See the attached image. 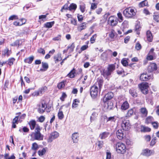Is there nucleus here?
Wrapping results in <instances>:
<instances>
[{"instance_id":"nucleus-61","label":"nucleus","mask_w":159,"mask_h":159,"mask_svg":"<svg viewBox=\"0 0 159 159\" xmlns=\"http://www.w3.org/2000/svg\"><path fill=\"white\" fill-rule=\"evenodd\" d=\"M38 52L39 53L42 54L43 55H44L45 53V50L42 48H39Z\"/></svg>"},{"instance_id":"nucleus-37","label":"nucleus","mask_w":159,"mask_h":159,"mask_svg":"<svg viewBox=\"0 0 159 159\" xmlns=\"http://www.w3.org/2000/svg\"><path fill=\"white\" fill-rule=\"evenodd\" d=\"M77 8V5L75 3H71L69 6V10L70 11H72V10H75Z\"/></svg>"},{"instance_id":"nucleus-64","label":"nucleus","mask_w":159,"mask_h":159,"mask_svg":"<svg viewBox=\"0 0 159 159\" xmlns=\"http://www.w3.org/2000/svg\"><path fill=\"white\" fill-rule=\"evenodd\" d=\"M97 7V4L95 3H92L91 4V10H94Z\"/></svg>"},{"instance_id":"nucleus-23","label":"nucleus","mask_w":159,"mask_h":159,"mask_svg":"<svg viewBox=\"0 0 159 159\" xmlns=\"http://www.w3.org/2000/svg\"><path fill=\"white\" fill-rule=\"evenodd\" d=\"M129 107V104L127 101L123 102L121 106V108L123 110H126Z\"/></svg>"},{"instance_id":"nucleus-40","label":"nucleus","mask_w":159,"mask_h":159,"mask_svg":"<svg viewBox=\"0 0 159 159\" xmlns=\"http://www.w3.org/2000/svg\"><path fill=\"white\" fill-rule=\"evenodd\" d=\"M80 10L82 13H84L86 9L85 5L84 3L81 4L80 6Z\"/></svg>"},{"instance_id":"nucleus-60","label":"nucleus","mask_w":159,"mask_h":159,"mask_svg":"<svg viewBox=\"0 0 159 159\" xmlns=\"http://www.w3.org/2000/svg\"><path fill=\"white\" fill-rule=\"evenodd\" d=\"M24 24L25 22H23V23H21L20 22L16 21L13 22V25L16 26H21Z\"/></svg>"},{"instance_id":"nucleus-30","label":"nucleus","mask_w":159,"mask_h":159,"mask_svg":"<svg viewBox=\"0 0 159 159\" xmlns=\"http://www.w3.org/2000/svg\"><path fill=\"white\" fill-rule=\"evenodd\" d=\"M29 124L30 126V129L31 130H33L34 129L36 125V122L34 120H31Z\"/></svg>"},{"instance_id":"nucleus-56","label":"nucleus","mask_w":159,"mask_h":159,"mask_svg":"<svg viewBox=\"0 0 159 159\" xmlns=\"http://www.w3.org/2000/svg\"><path fill=\"white\" fill-rule=\"evenodd\" d=\"M97 35L96 34L93 35L90 39V42L91 43H93L95 42V40L96 38Z\"/></svg>"},{"instance_id":"nucleus-49","label":"nucleus","mask_w":159,"mask_h":159,"mask_svg":"<svg viewBox=\"0 0 159 159\" xmlns=\"http://www.w3.org/2000/svg\"><path fill=\"white\" fill-rule=\"evenodd\" d=\"M47 90V88L46 86H44L39 89V91H40V94H42Z\"/></svg>"},{"instance_id":"nucleus-43","label":"nucleus","mask_w":159,"mask_h":159,"mask_svg":"<svg viewBox=\"0 0 159 159\" xmlns=\"http://www.w3.org/2000/svg\"><path fill=\"white\" fill-rule=\"evenodd\" d=\"M104 144V143L102 141H99L96 143V144L98 146L99 149L101 148Z\"/></svg>"},{"instance_id":"nucleus-17","label":"nucleus","mask_w":159,"mask_h":159,"mask_svg":"<svg viewBox=\"0 0 159 159\" xmlns=\"http://www.w3.org/2000/svg\"><path fill=\"white\" fill-rule=\"evenodd\" d=\"M157 67L156 64L154 63H151L148 67V71L149 72H152L157 69Z\"/></svg>"},{"instance_id":"nucleus-8","label":"nucleus","mask_w":159,"mask_h":159,"mask_svg":"<svg viewBox=\"0 0 159 159\" xmlns=\"http://www.w3.org/2000/svg\"><path fill=\"white\" fill-rule=\"evenodd\" d=\"M38 106V111L41 113H43L47 107L46 104L44 102L39 103Z\"/></svg>"},{"instance_id":"nucleus-12","label":"nucleus","mask_w":159,"mask_h":159,"mask_svg":"<svg viewBox=\"0 0 159 159\" xmlns=\"http://www.w3.org/2000/svg\"><path fill=\"white\" fill-rule=\"evenodd\" d=\"M59 136V133L57 131H54L52 133L48 139L49 142H52L53 140L57 138Z\"/></svg>"},{"instance_id":"nucleus-62","label":"nucleus","mask_w":159,"mask_h":159,"mask_svg":"<svg viewBox=\"0 0 159 159\" xmlns=\"http://www.w3.org/2000/svg\"><path fill=\"white\" fill-rule=\"evenodd\" d=\"M135 48L137 50H139L141 49V44L139 43H136L135 46Z\"/></svg>"},{"instance_id":"nucleus-50","label":"nucleus","mask_w":159,"mask_h":159,"mask_svg":"<svg viewBox=\"0 0 159 159\" xmlns=\"http://www.w3.org/2000/svg\"><path fill=\"white\" fill-rule=\"evenodd\" d=\"M118 17L119 19V22H121L123 20V18L122 16V15L121 13L120 12H119L117 14Z\"/></svg>"},{"instance_id":"nucleus-18","label":"nucleus","mask_w":159,"mask_h":159,"mask_svg":"<svg viewBox=\"0 0 159 159\" xmlns=\"http://www.w3.org/2000/svg\"><path fill=\"white\" fill-rule=\"evenodd\" d=\"M79 134L78 133H74L72 136V138L74 143H77L79 140Z\"/></svg>"},{"instance_id":"nucleus-58","label":"nucleus","mask_w":159,"mask_h":159,"mask_svg":"<svg viewBox=\"0 0 159 159\" xmlns=\"http://www.w3.org/2000/svg\"><path fill=\"white\" fill-rule=\"evenodd\" d=\"M122 26L123 28H128V22L126 20H125L122 24Z\"/></svg>"},{"instance_id":"nucleus-21","label":"nucleus","mask_w":159,"mask_h":159,"mask_svg":"<svg viewBox=\"0 0 159 159\" xmlns=\"http://www.w3.org/2000/svg\"><path fill=\"white\" fill-rule=\"evenodd\" d=\"M86 23L85 22L81 24L77 27V29L79 31H81L82 30L86 29Z\"/></svg>"},{"instance_id":"nucleus-20","label":"nucleus","mask_w":159,"mask_h":159,"mask_svg":"<svg viewBox=\"0 0 159 159\" xmlns=\"http://www.w3.org/2000/svg\"><path fill=\"white\" fill-rule=\"evenodd\" d=\"M109 134V133L107 132H104L100 134L99 137L101 139H104L107 138Z\"/></svg>"},{"instance_id":"nucleus-3","label":"nucleus","mask_w":159,"mask_h":159,"mask_svg":"<svg viewBox=\"0 0 159 159\" xmlns=\"http://www.w3.org/2000/svg\"><path fill=\"white\" fill-rule=\"evenodd\" d=\"M124 15L128 18H131L136 15L135 10L131 7L125 9L123 11Z\"/></svg>"},{"instance_id":"nucleus-57","label":"nucleus","mask_w":159,"mask_h":159,"mask_svg":"<svg viewBox=\"0 0 159 159\" xmlns=\"http://www.w3.org/2000/svg\"><path fill=\"white\" fill-rule=\"evenodd\" d=\"M19 40H16L13 43L11 44V45L12 46H19Z\"/></svg>"},{"instance_id":"nucleus-45","label":"nucleus","mask_w":159,"mask_h":159,"mask_svg":"<svg viewBox=\"0 0 159 159\" xmlns=\"http://www.w3.org/2000/svg\"><path fill=\"white\" fill-rule=\"evenodd\" d=\"M54 59L56 63H57L59 61L61 60V56L59 55H58L57 56H55Z\"/></svg>"},{"instance_id":"nucleus-24","label":"nucleus","mask_w":159,"mask_h":159,"mask_svg":"<svg viewBox=\"0 0 159 159\" xmlns=\"http://www.w3.org/2000/svg\"><path fill=\"white\" fill-rule=\"evenodd\" d=\"M39 148L38 145L36 143H32L31 147V149L34 151V153L36 152V151Z\"/></svg>"},{"instance_id":"nucleus-9","label":"nucleus","mask_w":159,"mask_h":159,"mask_svg":"<svg viewBox=\"0 0 159 159\" xmlns=\"http://www.w3.org/2000/svg\"><path fill=\"white\" fill-rule=\"evenodd\" d=\"M121 127L123 130L127 131L130 128V125L128 120L123 121L121 123Z\"/></svg>"},{"instance_id":"nucleus-26","label":"nucleus","mask_w":159,"mask_h":159,"mask_svg":"<svg viewBox=\"0 0 159 159\" xmlns=\"http://www.w3.org/2000/svg\"><path fill=\"white\" fill-rule=\"evenodd\" d=\"M117 117L116 116H110L109 117H107V122L110 121V122H115L116 120Z\"/></svg>"},{"instance_id":"nucleus-44","label":"nucleus","mask_w":159,"mask_h":159,"mask_svg":"<svg viewBox=\"0 0 159 159\" xmlns=\"http://www.w3.org/2000/svg\"><path fill=\"white\" fill-rule=\"evenodd\" d=\"M75 47V46L74 43H72L70 46L68 47V49L69 50L70 52H71L73 51Z\"/></svg>"},{"instance_id":"nucleus-51","label":"nucleus","mask_w":159,"mask_h":159,"mask_svg":"<svg viewBox=\"0 0 159 159\" xmlns=\"http://www.w3.org/2000/svg\"><path fill=\"white\" fill-rule=\"evenodd\" d=\"M18 19V17L16 15H13L11 16L8 19V20L10 21L11 20H17Z\"/></svg>"},{"instance_id":"nucleus-36","label":"nucleus","mask_w":159,"mask_h":159,"mask_svg":"<svg viewBox=\"0 0 159 159\" xmlns=\"http://www.w3.org/2000/svg\"><path fill=\"white\" fill-rule=\"evenodd\" d=\"M148 5V2L147 0H145L144 1L140 3L139 4V7H143L145 6H147Z\"/></svg>"},{"instance_id":"nucleus-22","label":"nucleus","mask_w":159,"mask_h":159,"mask_svg":"<svg viewBox=\"0 0 159 159\" xmlns=\"http://www.w3.org/2000/svg\"><path fill=\"white\" fill-rule=\"evenodd\" d=\"M141 131L142 132H148L151 131V129L143 125L141 126Z\"/></svg>"},{"instance_id":"nucleus-34","label":"nucleus","mask_w":159,"mask_h":159,"mask_svg":"<svg viewBox=\"0 0 159 159\" xmlns=\"http://www.w3.org/2000/svg\"><path fill=\"white\" fill-rule=\"evenodd\" d=\"M66 82V81H63L59 83L57 85L58 88L61 89L64 87L65 86Z\"/></svg>"},{"instance_id":"nucleus-29","label":"nucleus","mask_w":159,"mask_h":159,"mask_svg":"<svg viewBox=\"0 0 159 159\" xmlns=\"http://www.w3.org/2000/svg\"><path fill=\"white\" fill-rule=\"evenodd\" d=\"M34 59V57L32 56L25 59L24 61L25 63L31 64L33 60Z\"/></svg>"},{"instance_id":"nucleus-10","label":"nucleus","mask_w":159,"mask_h":159,"mask_svg":"<svg viewBox=\"0 0 159 159\" xmlns=\"http://www.w3.org/2000/svg\"><path fill=\"white\" fill-rule=\"evenodd\" d=\"M155 153V151L153 150H149L148 149H145L143 150L142 154L144 156L149 157L153 155Z\"/></svg>"},{"instance_id":"nucleus-63","label":"nucleus","mask_w":159,"mask_h":159,"mask_svg":"<svg viewBox=\"0 0 159 159\" xmlns=\"http://www.w3.org/2000/svg\"><path fill=\"white\" fill-rule=\"evenodd\" d=\"M154 20L157 22H159V16L158 15H154L153 16Z\"/></svg>"},{"instance_id":"nucleus-42","label":"nucleus","mask_w":159,"mask_h":159,"mask_svg":"<svg viewBox=\"0 0 159 159\" xmlns=\"http://www.w3.org/2000/svg\"><path fill=\"white\" fill-rule=\"evenodd\" d=\"M129 93L134 97H137V93L134 90L132 89L129 90Z\"/></svg>"},{"instance_id":"nucleus-53","label":"nucleus","mask_w":159,"mask_h":159,"mask_svg":"<svg viewBox=\"0 0 159 159\" xmlns=\"http://www.w3.org/2000/svg\"><path fill=\"white\" fill-rule=\"evenodd\" d=\"M26 116V115L25 114H22L20 116H19V115L18 116L19 117V120L18 121L21 122L22 121V120H24Z\"/></svg>"},{"instance_id":"nucleus-52","label":"nucleus","mask_w":159,"mask_h":159,"mask_svg":"<svg viewBox=\"0 0 159 159\" xmlns=\"http://www.w3.org/2000/svg\"><path fill=\"white\" fill-rule=\"evenodd\" d=\"M121 63L124 66H126L128 65V63L125 58L123 59L121 61Z\"/></svg>"},{"instance_id":"nucleus-15","label":"nucleus","mask_w":159,"mask_h":159,"mask_svg":"<svg viewBox=\"0 0 159 159\" xmlns=\"http://www.w3.org/2000/svg\"><path fill=\"white\" fill-rule=\"evenodd\" d=\"M116 135L117 138L119 139H123L125 137L123 130L119 129L117 131Z\"/></svg>"},{"instance_id":"nucleus-35","label":"nucleus","mask_w":159,"mask_h":159,"mask_svg":"<svg viewBox=\"0 0 159 159\" xmlns=\"http://www.w3.org/2000/svg\"><path fill=\"white\" fill-rule=\"evenodd\" d=\"M106 159H114V157L112 156L111 153L108 150L107 151Z\"/></svg>"},{"instance_id":"nucleus-48","label":"nucleus","mask_w":159,"mask_h":159,"mask_svg":"<svg viewBox=\"0 0 159 159\" xmlns=\"http://www.w3.org/2000/svg\"><path fill=\"white\" fill-rule=\"evenodd\" d=\"M58 118L60 120L62 119L64 117V115L62 111L59 110L58 113Z\"/></svg>"},{"instance_id":"nucleus-7","label":"nucleus","mask_w":159,"mask_h":159,"mask_svg":"<svg viewBox=\"0 0 159 159\" xmlns=\"http://www.w3.org/2000/svg\"><path fill=\"white\" fill-rule=\"evenodd\" d=\"M98 92V86L96 84L93 85L90 89V94L92 98H94L97 96Z\"/></svg>"},{"instance_id":"nucleus-6","label":"nucleus","mask_w":159,"mask_h":159,"mask_svg":"<svg viewBox=\"0 0 159 159\" xmlns=\"http://www.w3.org/2000/svg\"><path fill=\"white\" fill-rule=\"evenodd\" d=\"M139 87L141 92L144 94H146L148 93V88L149 87L148 83H142L139 85Z\"/></svg>"},{"instance_id":"nucleus-5","label":"nucleus","mask_w":159,"mask_h":159,"mask_svg":"<svg viewBox=\"0 0 159 159\" xmlns=\"http://www.w3.org/2000/svg\"><path fill=\"white\" fill-rule=\"evenodd\" d=\"M118 19L117 17L111 16L109 17L108 20V23L112 26H116L118 22Z\"/></svg>"},{"instance_id":"nucleus-32","label":"nucleus","mask_w":159,"mask_h":159,"mask_svg":"<svg viewBox=\"0 0 159 159\" xmlns=\"http://www.w3.org/2000/svg\"><path fill=\"white\" fill-rule=\"evenodd\" d=\"M42 67L44 69H41L40 70L42 71H44L46 70L48 67V64L46 62H42Z\"/></svg>"},{"instance_id":"nucleus-54","label":"nucleus","mask_w":159,"mask_h":159,"mask_svg":"<svg viewBox=\"0 0 159 159\" xmlns=\"http://www.w3.org/2000/svg\"><path fill=\"white\" fill-rule=\"evenodd\" d=\"M113 106V104L112 102H109L107 103V109L109 110L111 109Z\"/></svg>"},{"instance_id":"nucleus-33","label":"nucleus","mask_w":159,"mask_h":159,"mask_svg":"<svg viewBox=\"0 0 159 159\" xmlns=\"http://www.w3.org/2000/svg\"><path fill=\"white\" fill-rule=\"evenodd\" d=\"M75 70L73 69L67 75V76L70 78H73L75 77Z\"/></svg>"},{"instance_id":"nucleus-16","label":"nucleus","mask_w":159,"mask_h":159,"mask_svg":"<svg viewBox=\"0 0 159 159\" xmlns=\"http://www.w3.org/2000/svg\"><path fill=\"white\" fill-rule=\"evenodd\" d=\"M113 93L112 92L107 93L105 95L103 99V101L105 102L111 99L114 97Z\"/></svg>"},{"instance_id":"nucleus-28","label":"nucleus","mask_w":159,"mask_h":159,"mask_svg":"<svg viewBox=\"0 0 159 159\" xmlns=\"http://www.w3.org/2000/svg\"><path fill=\"white\" fill-rule=\"evenodd\" d=\"M140 111L143 116H147L148 114V111L145 107L141 108L140 109Z\"/></svg>"},{"instance_id":"nucleus-13","label":"nucleus","mask_w":159,"mask_h":159,"mask_svg":"<svg viewBox=\"0 0 159 159\" xmlns=\"http://www.w3.org/2000/svg\"><path fill=\"white\" fill-rule=\"evenodd\" d=\"M112 52L111 50H108L103 52L101 55V59L104 61H107L108 56Z\"/></svg>"},{"instance_id":"nucleus-31","label":"nucleus","mask_w":159,"mask_h":159,"mask_svg":"<svg viewBox=\"0 0 159 159\" xmlns=\"http://www.w3.org/2000/svg\"><path fill=\"white\" fill-rule=\"evenodd\" d=\"M69 105L66 104L61 106L59 110H63L64 111H66L69 110Z\"/></svg>"},{"instance_id":"nucleus-46","label":"nucleus","mask_w":159,"mask_h":159,"mask_svg":"<svg viewBox=\"0 0 159 159\" xmlns=\"http://www.w3.org/2000/svg\"><path fill=\"white\" fill-rule=\"evenodd\" d=\"M134 111L132 109H130L128 110V112L126 114V117H129L133 115Z\"/></svg>"},{"instance_id":"nucleus-27","label":"nucleus","mask_w":159,"mask_h":159,"mask_svg":"<svg viewBox=\"0 0 159 159\" xmlns=\"http://www.w3.org/2000/svg\"><path fill=\"white\" fill-rule=\"evenodd\" d=\"M55 23L54 21L47 22L44 24V26L46 28H51Z\"/></svg>"},{"instance_id":"nucleus-14","label":"nucleus","mask_w":159,"mask_h":159,"mask_svg":"<svg viewBox=\"0 0 159 159\" xmlns=\"http://www.w3.org/2000/svg\"><path fill=\"white\" fill-rule=\"evenodd\" d=\"M94 109L96 111L93 112L92 113L90 117V121L91 122H92L93 121H95L97 119L98 115V111L95 109H93V110Z\"/></svg>"},{"instance_id":"nucleus-39","label":"nucleus","mask_w":159,"mask_h":159,"mask_svg":"<svg viewBox=\"0 0 159 159\" xmlns=\"http://www.w3.org/2000/svg\"><path fill=\"white\" fill-rule=\"evenodd\" d=\"M153 118L152 116H148L146 119L145 123L147 124L152 123L153 121Z\"/></svg>"},{"instance_id":"nucleus-47","label":"nucleus","mask_w":159,"mask_h":159,"mask_svg":"<svg viewBox=\"0 0 159 159\" xmlns=\"http://www.w3.org/2000/svg\"><path fill=\"white\" fill-rule=\"evenodd\" d=\"M15 61V59L14 58H10L7 61L8 64L9 66H11L13 64V62Z\"/></svg>"},{"instance_id":"nucleus-19","label":"nucleus","mask_w":159,"mask_h":159,"mask_svg":"<svg viewBox=\"0 0 159 159\" xmlns=\"http://www.w3.org/2000/svg\"><path fill=\"white\" fill-rule=\"evenodd\" d=\"M11 53V51L9 50L7 48H6L2 52V54L4 56L8 57Z\"/></svg>"},{"instance_id":"nucleus-41","label":"nucleus","mask_w":159,"mask_h":159,"mask_svg":"<svg viewBox=\"0 0 159 159\" xmlns=\"http://www.w3.org/2000/svg\"><path fill=\"white\" fill-rule=\"evenodd\" d=\"M46 152L45 148H43L42 150H40L38 151V154L39 156H42L44 155Z\"/></svg>"},{"instance_id":"nucleus-25","label":"nucleus","mask_w":159,"mask_h":159,"mask_svg":"<svg viewBox=\"0 0 159 159\" xmlns=\"http://www.w3.org/2000/svg\"><path fill=\"white\" fill-rule=\"evenodd\" d=\"M147 40L149 42H151L152 39V35L150 31H148L146 33Z\"/></svg>"},{"instance_id":"nucleus-59","label":"nucleus","mask_w":159,"mask_h":159,"mask_svg":"<svg viewBox=\"0 0 159 159\" xmlns=\"http://www.w3.org/2000/svg\"><path fill=\"white\" fill-rule=\"evenodd\" d=\"M69 6H68V4H65L61 8V11L63 12V9L65 10H69Z\"/></svg>"},{"instance_id":"nucleus-4","label":"nucleus","mask_w":159,"mask_h":159,"mask_svg":"<svg viewBox=\"0 0 159 159\" xmlns=\"http://www.w3.org/2000/svg\"><path fill=\"white\" fill-rule=\"evenodd\" d=\"M116 64H110L108 65L107 70H104L103 71L102 75L105 77L110 75L112 72L115 70L116 68Z\"/></svg>"},{"instance_id":"nucleus-11","label":"nucleus","mask_w":159,"mask_h":159,"mask_svg":"<svg viewBox=\"0 0 159 159\" xmlns=\"http://www.w3.org/2000/svg\"><path fill=\"white\" fill-rule=\"evenodd\" d=\"M140 79L141 80L143 81H147L150 79H153L152 75H148L146 74L142 73L140 76Z\"/></svg>"},{"instance_id":"nucleus-55","label":"nucleus","mask_w":159,"mask_h":159,"mask_svg":"<svg viewBox=\"0 0 159 159\" xmlns=\"http://www.w3.org/2000/svg\"><path fill=\"white\" fill-rule=\"evenodd\" d=\"M109 37L111 39H114L115 36V31L114 30L111 31L110 33L109 34Z\"/></svg>"},{"instance_id":"nucleus-2","label":"nucleus","mask_w":159,"mask_h":159,"mask_svg":"<svg viewBox=\"0 0 159 159\" xmlns=\"http://www.w3.org/2000/svg\"><path fill=\"white\" fill-rule=\"evenodd\" d=\"M116 149L117 152L120 154H124L126 150L125 145L121 142H118L116 145Z\"/></svg>"},{"instance_id":"nucleus-38","label":"nucleus","mask_w":159,"mask_h":159,"mask_svg":"<svg viewBox=\"0 0 159 159\" xmlns=\"http://www.w3.org/2000/svg\"><path fill=\"white\" fill-rule=\"evenodd\" d=\"M80 102L77 99H75L73 102L72 105V107L75 108L78 106V104Z\"/></svg>"},{"instance_id":"nucleus-1","label":"nucleus","mask_w":159,"mask_h":159,"mask_svg":"<svg viewBox=\"0 0 159 159\" xmlns=\"http://www.w3.org/2000/svg\"><path fill=\"white\" fill-rule=\"evenodd\" d=\"M40 127L39 125L36 126L34 132L31 135V136L33 137L34 139L39 141L43 140V136L40 133Z\"/></svg>"}]
</instances>
